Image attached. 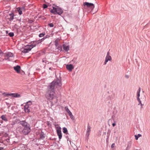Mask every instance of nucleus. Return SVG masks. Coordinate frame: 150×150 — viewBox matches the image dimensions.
<instances>
[{
	"mask_svg": "<svg viewBox=\"0 0 150 150\" xmlns=\"http://www.w3.org/2000/svg\"><path fill=\"white\" fill-rule=\"evenodd\" d=\"M66 68L69 71H71L72 70L74 69V67L72 64H70L67 65L66 66Z\"/></svg>",
	"mask_w": 150,
	"mask_h": 150,
	"instance_id": "12",
	"label": "nucleus"
},
{
	"mask_svg": "<svg viewBox=\"0 0 150 150\" xmlns=\"http://www.w3.org/2000/svg\"><path fill=\"white\" fill-rule=\"evenodd\" d=\"M15 124V122H13L11 123V125H13Z\"/></svg>",
	"mask_w": 150,
	"mask_h": 150,
	"instance_id": "35",
	"label": "nucleus"
},
{
	"mask_svg": "<svg viewBox=\"0 0 150 150\" xmlns=\"http://www.w3.org/2000/svg\"><path fill=\"white\" fill-rule=\"evenodd\" d=\"M125 78H126L127 79H128L129 78V76L128 75H126L125 76Z\"/></svg>",
	"mask_w": 150,
	"mask_h": 150,
	"instance_id": "36",
	"label": "nucleus"
},
{
	"mask_svg": "<svg viewBox=\"0 0 150 150\" xmlns=\"http://www.w3.org/2000/svg\"><path fill=\"white\" fill-rule=\"evenodd\" d=\"M16 11L18 12L20 15H21L22 13V11L20 9V7H18L16 8Z\"/></svg>",
	"mask_w": 150,
	"mask_h": 150,
	"instance_id": "20",
	"label": "nucleus"
},
{
	"mask_svg": "<svg viewBox=\"0 0 150 150\" xmlns=\"http://www.w3.org/2000/svg\"><path fill=\"white\" fill-rule=\"evenodd\" d=\"M8 35L10 37H13L14 36V34L13 33L11 32L8 34Z\"/></svg>",
	"mask_w": 150,
	"mask_h": 150,
	"instance_id": "27",
	"label": "nucleus"
},
{
	"mask_svg": "<svg viewBox=\"0 0 150 150\" xmlns=\"http://www.w3.org/2000/svg\"><path fill=\"white\" fill-rule=\"evenodd\" d=\"M32 103L31 101H28L26 103V104L24 106V110L26 112L28 113L30 112L29 106L32 104Z\"/></svg>",
	"mask_w": 150,
	"mask_h": 150,
	"instance_id": "5",
	"label": "nucleus"
},
{
	"mask_svg": "<svg viewBox=\"0 0 150 150\" xmlns=\"http://www.w3.org/2000/svg\"><path fill=\"white\" fill-rule=\"evenodd\" d=\"M61 86L62 83L60 80L57 79L53 81L50 84L48 87V90L45 95L46 98L50 101L56 98L57 96L55 95V93L54 90L57 88L61 87Z\"/></svg>",
	"mask_w": 150,
	"mask_h": 150,
	"instance_id": "1",
	"label": "nucleus"
},
{
	"mask_svg": "<svg viewBox=\"0 0 150 150\" xmlns=\"http://www.w3.org/2000/svg\"><path fill=\"white\" fill-rule=\"evenodd\" d=\"M5 59L8 61H10V58L13 57V54L11 52H8L5 54Z\"/></svg>",
	"mask_w": 150,
	"mask_h": 150,
	"instance_id": "6",
	"label": "nucleus"
},
{
	"mask_svg": "<svg viewBox=\"0 0 150 150\" xmlns=\"http://www.w3.org/2000/svg\"><path fill=\"white\" fill-rule=\"evenodd\" d=\"M20 124L24 127V128L28 127V124L24 121L21 122Z\"/></svg>",
	"mask_w": 150,
	"mask_h": 150,
	"instance_id": "15",
	"label": "nucleus"
},
{
	"mask_svg": "<svg viewBox=\"0 0 150 150\" xmlns=\"http://www.w3.org/2000/svg\"><path fill=\"white\" fill-rule=\"evenodd\" d=\"M8 93H3V95L4 96H8Z\"/></svg>",
	"mask_w": 150,
	"mask_h": 150,
	"instance_id": "28",
	"label": "nucleus"
},
{
	"mask_svg": "<svg viewBox=\"0 0 150 150\" xmlns=\"http://www.w3.org/2000/svg\"><path fill=\"white\" fill-rule=\"evenodd\" d=\"M116 125V124L115 123H113L112 124V125L113 127H114Z\"/></svg>",
	"mask_w": 150,
	"mask_h": 150,
	"instance_id": "38",
	"label": "nucleus"
},
{
	"mask_svg": "<svg viewBox=\"0 0 150 150\" xmlns=\"http://www.w3.org/2000/svg\"><path fill=\"white\" fill-rule=\"evenodd\" d=\"M63 131L64 133L67 134L68 133V131L67 129L65 127L63 128Z\"/></svg>",
	"mask_w": 150,
	"mask_h": 150,
	"instance_id": "21",
	"label": "nucleus"
},
{
	"mask_svg": "<svg viewBox=\"0 0 150 150\" xmlns=\"http://www.w3.org/2000/svg\"><path fill=\"white\" fill-rule=\"evenodd\" d=\"M1 118L2 120L5 121H7L8 120L6 115H2L1 117Z\"/></svg>",
	"mask_w": 150,
	"mask_h": 150,
	"instance_id": "19",
	"label": "nucleus"
},
{
	"mask_svg": "<svg viewBox=\"0 0 150 150\" xmlns=\"http://www.w3.org/2000/svg\"><path fill=\"white\" fill-rule=\"evenodd\" d=\"M45 34L43 33H40L39 35V36L40 37H42L44 36V35Z\"/></svg>",
	"mask_w": 150,
	"mask_h": 150,
	"instance_id": "31",
	"label": "nucleus"
},
{
	"mask_svg": "<svg viewBox=\"0 0 150 150\" xmlns=\"http://www.w3.org/2000/svg\"><path fill=\"white\" fill-rule=\"evenodd\" d=\"M14 15L13 13L10 14L9 16V17L8 18V19L10 20H13L14 18Z\"/></svg>",
	"mask_w": 150,
	"mask_h": 150,
	"instance_id": "18",
	"label": "nucleus"
},
{
	"mask_svg": "<svg viewBox=\"0 0 150 150\" xmlns=\"http://www.w3.org/2000/svg\"><path fill=\"white\" fill-rule=\"evenodd\" d=\"M43 7L44 8H46L47 7V6L45 4H44L43 5Z\"/></svg>",
	"mask_w": 150,
	"mask_h": 150,
	"instance_id": "32",
	"label": "nucleus"
},
{
	"mask_svg": "<svg viewBox=\"0 0 150 150\" xmlns=\"http://www.w3.org/2000/svg\"><path fill=\"white\" fill-rule=\"evenodd\" d=\"M20 9L22 11L25 10V7L24 6H23L22 7H20Z\"/></svg>",
	"mask_w": 150,
	"mask_h": 150,
	"instance_id": "30",
	"label": "nucleus"
},
{
	"mask_svg": "<svg viewBox=\"0 0 150 150\" xmlns=\"http://www.w3.org/2000/svg\"><path fill=\"white\" fill-rule=\"evenodd\" d=\"M56 47H57V49L59 50H60V51H61L62 50V47L61 46H57Z\"/></svg>",
	"mask_w": 150,
	"mask_h": 150,
	"instance_id": "25",
	"label": "nucleus"
},
{
	"mask_svg": "<svg viewBox=\"0 0 150 150\" xmlns=\"http://www.w3.org/2000/svg\"><path fill=\"white\" fill-rule=\"evenodd\" d=\"M59 41V39H57L55 41V45L56 47H57V46H58V42Z\"/></svg>",
	"mask_w": 150,
	"mask_h": 150,
	"instance_id": "26",
	"label": "nucleus"
},
{
	"mask_svg": "<svg viewBox=\"0 0 150 150\" xmlns=\"http://www.w3.org/2000/svg\"><path fill=\"white\" fill-rule=\"evenodd\" d=\"M44 39V38H43L41 40L35 41L33 43V44H36V45L38 44H39L41 43Z\"/></svg>",
	"mask_w": 150,
	"mask_h": 150,
	"instance_id": "14",
	"label": "nucleus"
},
{
	"mask_svg": "<svg viewBox=\"0 0 150 150\" xmlns=\"http://www.w3.org/2000/svg\"><path fill=\"white\" fill-rule=\"evenodd\" d=\"M66 110L68 113L69 115L71 117L72 116H73V115L72 114V113L70 112L68 108H65Z\"/></svg>",
	"mask_w": 150,
	"mask_h": 150,
	"instance_id": "17",
	"label": "nucleus"
},
{
	"mask_svg": "<svg viewBox=\"0 0 150 150\" xmlns=\"http://www.w3.org/2000/svg\"><path fill=\"white\" fill-rule=\"evenodd\" d=\"M112 59L111 57L110 56H106L105 62L104 63V65H105L108 61H110Z\"/></svg>",
	"mask_w": 150,
	"mask_h": 150,
	"instance_id": "13",
	"label": "nucleus"
},
{
	"mask_svg": "<svg viewBox=\"0 0 150 150\" xmlns=\"http://www.w3.org/2000/svg\"><path fill=\"white\" fill-rule=\"evenodd\" d=\"M30 131V128L29 127H25L22 131V133L24 135L28 134Z\"/></svg>",
	"mask_w": 150,
	"mask_h": 150,
	"instance_id": "7",
	"label": "nucleus"
},
{
	"mask_svg": "<svg viewBox=\"0 0 150 150\" xmlns=\"http://www.w3.org/2000/svg\"><path fill=\"white\" fill-rule=\"evenodd\" d=\"M141 91V88L139 87V88L138 91L137 92V99L138 101L139 99H140L139 98V96H140V92Z\"/></svg>",
	"mask_w": 150,
	"mask_h": 150,
	"instance_id": "16",
	"label": "nucleus"
},
{
	"mask_svg": "<svg viewBox=\"0 0 150 150\" xmlns=\"http://www.w3.org/2000/svg\"><path fill=\"white\" fill-rule=\"evenodd\" d=\"M36 46V44H32L31 45H27L24 47L23 50L22 51L23 53H26L28 52L31 49Z\"/></svg>",
	"mask_w": 150,
	"mask_h": 150,
	"instance_id": "3",
	"label": "nucleus"
},
{
	"mask_svg": "<svg viewBox=\"0 0 150 150\" xmlns=\"http://www.w3.org/2000/svg\"><path fill=\"white\" fill-rule=\"evenodd\" d=\"M139 102V103L138 104V105H141V109H142L143 108V106L144 105V104H143L142 103V101L141 100H140V99H139L138 100V101Z\"/></svg>",
	"mask_w": 150,
	"mask_h": 150,
	"instance_id": "22",
	"label": "nucleus"
},
{
	"mask_svg": "<svg viewBox=\"0 0 150 150\" xmlns=\"http://www.w3.org/2000/svg\"><path fill=\"white\" fill-rule=\"evenodd\" d=\"M83 6L85 8H88L92 11L95 7L94 5L91 3L85 2L83 3Z\"/></svg>",
	"mask_w": 150,
	"mask_h": 150,
	"instance_id": "4",
	"label": "nucleus"
},
{
	"mask_svg": "<svg viewBox=\"0 0 150 150\" xmlns=\"http://www.w3.org/2000/svg\"><path fill=\"white\" fill-rule=\"evenodd\" d=\"M142 136V135L140 134H138L137 135H135V139L136 140H138L139 137Z\"/></svg>",
	"mask_w": 150,
	"mask_h": 150,
	"instance_id": "24",
	"label": "nucleus"
},
{
	"mask_svg": "<svg viewBox=\"0 0 150 150\" xmlns=\"http://www.w3.org/2000/svg\"><path fill=\"white\" fill-rule=\"evenodd\" d=\"M145 100V97H144V100H143V101H144Z\"/></svg>",
	"mask_w": 150,
	"mask_h": 150,
	"instance_id": "39",
	"label": "nucleus"
},
{
	"mask_svg": "<svg viewBox=\"0 0 150 150\" xmlns=\"http://www.w3.org/2000/svg\"><path fill=\"white\" fill-rule=\"evenodd\" d=\"M14 70L18 73H19L20 72L21 70V67L18 65H17L13 67Z\"/></svg>",
	"mask_w": 150,
	"mask_h": 150,
	"instance_id": "10",
	"label": "nucleus"
},
{
	"mask_svg": "<svg viewBox=\"0 0 150 150\" xmlns=\"http://www.w3.org/2000/svg\"><path fill=\"white\" fill-rule=\"evenodd\" d=\"M91 131V128L90 126H88L87 127V134H89V132Z\"/></svg>",
	"mask_w": 150,
	"mask_h": 150,
	"instance_id": "23",
	"label": "nucleus"
},
{
	"mask_svg": "<svg viewBox=\"0 0 150 150\" xmlns=\"http://www.w3.org/2000/svg\"><path fill=\"white\" fill-rule=\"evenodd\" d=\"M50 12L54 14L60 15L62 13L63 11L59 7L55 6L52 7V9L50 11Z\"/></svg>",
	"mask_w": 150,
	"mask_h": 150,
	"instance_id": "2",
	"label": "nucleus"
},
{
	"mask_svg": "<svg viewBox=\"0 0 150 150\" xmlns=\"http://www.w3.org/2000/svg\"><path fill=\"white\" fill-rule=\"evenodd\" d=\"M48 25L50 27H52L54 26V25H53V23H50Z\"/></svg>",
	"mask_w": 150,
	"mask_h": 150,
	"instance_id": "29",
	"label": "nucleus"
},
{
	"mask_svg": "<svg viewBox=\"0 0 150 150\" xmlns=\"http://www.w3.org/2000/svg\"><path fill=\"white\" fill-rule=\"evenodd\" d=\"M57 132V134L59 137V139L62 138V134L61 131V128L59 126L56 127Z\"/></svg>",
	"mask_w": 150,
	"mask_h": 150,
	"instance_id": "8",
	"label": "nucleus"
},
{
	"mask_svg": "<svg viewBox=\"0 0 150 150\" xmlns=\"http://www.w3.org/2000/svg\"><path fill=\"white\" fill-rule=\"evenodd\" d=\"M115 143H113L112 144V145H111V147L112 148H113L115 146Z\"/></svg>",
	"mask_w": 150,
	"mask_h": 150,
	"instance_id": "33",
	"label": "nucleus"
},
{
	"mask_svg": "<svg viewBox=\"0 0 150 150\" xmlns=\"http://www.w3.org/2000/svg\"><path fill=\"white\" fill-rule=\"evenodd\" d=\"M106 56H110V52H107Z\"/></svg>",
	"mask_w": 150,
	"mask_h": 150,
	"instance_id": "37",
	"label": "nucleus"
},
{
	"mask_svg": "<svg viewBox=\"0 0 150 150\" xmlns=\"http://www.w3.org/2000/svg\"><path fill=\"white\" fill-rule=\"evenodd\" d=\"M63 50L65 52L68 51L69 49V46L67 44H63L62 45Z\"/></svg>",
	"mask_w": 150,
	"mask_h": 150,
	"instance_id": "9",
	"label": "nucleus"
},
{
	"mask_svg": "<svg viewBox=\"0 0 150 150\" xmlns=\"http://www.w3.org/2000/svg\"><path fill=\"white\" fill-rule=\"evenodd\" d=\"M130 148V146H129V145L127 146V147L126 148V150H129Z\"/></svg>",
	"mask_w": 150,
	"mask_h": 150,
	"instance_id": "34",
	"label": "nucleus"
},
{
	"mask_svg": "<svg viewBox=\"0 0 150 150\" xmlns=\"http://www.w3.org/2000/svg\"><path fill=\"white\" fill-rule=\"evenodd\" d=\"M8 96L13 97H20V95L17 93H8Z\"/></svg>",
	"mask_w": 150,
	"mask_h": 150,
	"instance_id": "11",
	"label": "nucleus"
}]
</instances>
